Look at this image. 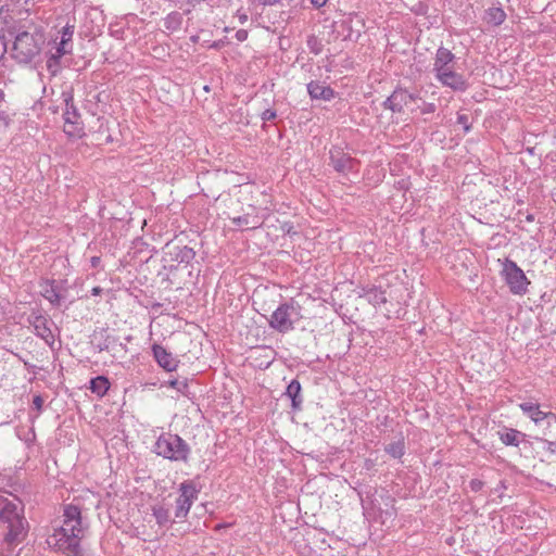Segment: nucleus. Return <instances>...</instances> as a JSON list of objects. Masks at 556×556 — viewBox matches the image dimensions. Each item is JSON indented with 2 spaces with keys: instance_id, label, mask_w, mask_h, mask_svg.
I'll return each instance as SVG.
<instances>
[{
  "instance_id": "1",
  "label": "nucleus",
  "mask_w": 556,
  "mask_h": 556,
  "mask_svg": "<svg viewBox=\"0 0 556 556\" xmlns=\"http://www.w3.org/2000/svg\"><path fill=\"white\" fill-rule=\"evenodd\" d=\"M29 529L24 502L17 496L0 493V531L3 545L8 549L16 547L26 540Z\"/></svg>"
},
{
  "instance_id": "2",
  "label": "nucleus",
  "mask_w": 556,
  "mask_h": 556,
  "mask_svg": "<svg viewBox=\"0 0 556 556\" xmlns=\"http://www.w3.org/2000/svg\"><path fill=\"white\" fill-rule=\"evenodd\" d=\"M86 529L81 508L74 504H67L63 508L62 526L54 529L48 543L66 556H87L80 546V540L84 538Z\"/></svg>"
},
{
  "instance_id": "3",
  "label": "nucleus",
  "mask_w": 556,
  "mask_h": 556,
  "mask_svg": "<svg viewBox=\"0 0 556 556\" xmlns=\"http://www.w3.org/2000/svg\"><path fill=\"white\" fill-rule=\"evenodd\" d=\"M152 452L170 462L188 463L191 448L180 435L162 432L153 444Z\"/></svg>"
},
{
  "instance_id": "4",
  "label": "nucleus",
  "mask_w": 556,
  "mask_h": 556,
  "mask_svg": "<svg viewBox=\"0 0 556 556\" xmlns=\"http://www.w3.org/2000/svg\"><path fill=\"white\" fill-rule=\"evenodd\" d=\"M43 43L45 38L41 31H22L15 37L11 56L18 64H30L39 56Z\"/></svg>"
},
{
  "instance_id": "5",
  "label": "nucleus",
  "mask_w": 556,
  "mask_h": 556,
  "mask_svg": "<svg viewBox=\"0 0 556 556\" xmlns=\"http://www.w3.org/2000/svg\"><path fill=\"white\" fill-rule=\"evenodd\" d=\"M301 305L290 299L278 305V307L271 313L267 319L268 326L279 333H287L295 328V324L299 323L302 316Z\"/></svg>"
},
{
  "instance_id": "6",
  "label": "nucleus",
  "mask_w": 556,
  "mask_h": 556,
  "mask_svg": "<svg viewBox=\"0 0 556 556\" xmlns=\"http://www.w3.org/2000/svg\"><path fill=\"white\" fill-rule=\"evenodd\" d=\"M162 252L164 268L167 267V264L170 271L177 269V265H190L197 255L194 249L185 244L184 240L179 237H175L174 240L167 241L162 248Z\"/></svg>"
},
{
  "instance_id": "7",
  "label": "nucleus",
  "mask_w": 556,
  "mask_h": 556,
  "mask_svg": "<svg viewBox=\"0 0 556 556\" xmlns=\"http://www.w3.org/2000/svg\"><path fill=\"white\" fill-rule=\"evenodd\" d=\"M61 98L65 105L63 112L64 118V131L68 136H78L80 137L84 132V124L81 121V115L78 112V109L74 104V91L73 88L67 90H63Z\"/></svg>"
},
{
  "instance_id": "8",
  "label": "nucleus",
  "mask_w": 556,
  "mask_h": 556,
  "mask_svg": "<svg viewBox=\"0 0 556 556\" xmlns=\"http://www.w3.org/2000/svg\"><path fill=\"white\" fill-rule=\"evenodd\" d=\"M179 496L175 501V520L184 522L187 520L189 511L198 498L200 490L197 489L192 481H184L179 484Z\"/></svg>"
},
{
  "instance_id": "9",
  "label": "nucleus",
  "mask_w": 556,
  "mask_h": 556,
  "mask_svg": "<svg viewBox=\"0 0 556 556\" xmlns=\"http://www.w3.org/2000/svg\"><path fill=\"white\" fill-rule=\"evenodd\" d=\"M502 275L511 293L523 294L527 292L530 281L516 262L506 258L503 263Z\"/></svg>"
},
{
  "instance_id": "10",
  "label": "nucleus",
  "mask_w": 556,
  "mask_h": 556,
  "mask_svg": "<svg viewBox=\"0 0 556 556\" xmlns=\"http://www.w3.org/2000/svg\"><path fill=\"white\" fill-rule=\"evenodd\" d=\"M361 162L352 157L344 148L332 146L329 150V165L339 174L357 173Z\"/></svg>"
},
{
  "instance_id": "11",
  "label": "nucleus",
  "mask_w": 556,
  "mask_h": 556,
  "mask_svg": "<svg viewBox=\"0 0 556 556\" xmlns=\"http://www.w3.org/2000/svg\"><path fill=\"white\" fill-rule=\"evenodd\" d=\"M66 280H54L48 278H41L39 281L41 295L50 302L53 306H60L62 300H64V292H66Z\"/></svg>"
},
{
  "instance_id": "12",
  "label": "nucleus",
  "mask_w": 556,
  "mask_h": 556,
  "mask_svg": "<svg viewBox=\"0 0 556 556\" xmlns=\"http://www.w3.org/2000/svg\"><path fill=\"white\" fill-rule=\"evenodd\" d=\"M417 94L408 92L402 87H396L393 92L383 101L382 106L393 113H401L410 101H415Z\"/></svg>"
},
{
  "instance_id": "13",
  "label": "nucleus",
  "mask_w": 556,
  "mask_h": 556,
  "mask_svg": "<svg viewBox=\"0 0 556 556\" xmlns=\"http://www.w3.org/2000/svg\"><path fill=\"white\" fill-rule=\"evenodd\" d=\"M29 324L34 327L36 336L40 337L47 344L54 343V334L50 328V319L38 311H34L28 316Z\"/></svg>"
},
{
  "instance_id": "14",
  "label": "nucleus",
  "mask_w": 556,
  "mask_h": 556,
  "mask_svg": "<svg viewBox=\"0 0 556 556\" xmlns=\"http://www.w3.org/2000/svg\"><path fill=\"white\" fill-rule=\"evenodd\" d=\"M435 79L444 87L451 88L453 91L464 92L468 89L469 84L463 74L457 73L454 68L434 75Z\"/></svg>"
},
{
  "instance_id": "15",
  "label": "nucleus",
  "mask_w": 556,
  "mask_h": 556,
  "mask_svg": "<svg viewBox=\"0 0 556 556\" xmlns=\"http://www.w3.org/2000/svg\"><path fill=\"white\" fill-rule=\"evenodd\" d=\"M340 28L344 40L356 42L359 39L364 28V22L357 15L349 16L341 21Z\"/></svg>"
},
{
  "instance_id": "16",
  "label": "nucleus",
  "mask_w": 556,
  "mask_h": 556,
  "mask_svg": "<svg viewBox=\"0 0 556 556\" xmlns=\"http://www.w3.org/2000/svg\"><path fill=\"white\" fill-rule=\"evenodd\" d=\"M152 354L157 365L168 372L176 370L180 363L170 352L157 343L152 345Z\"/></svg>"
},
{
  "instance_id": "17",
  "label": "nucleus",
  "mask_w": 556,
  "mask_h": 556,
  "mask_svg": "<svg viewBox=\"0 0 556 556\" xmlns=\"http://www.w3.org/2000/svg\"><path fill=\"white\" fill-rule=\"evenodd\" d=\"M455 59V54L452 53L451 50L444 47H440L435 52L433 62L432 71L434 75L440 74L441 72H445L450 68H454Z\"/></svg>"
},
{
  "instance_id": "18",
  "label": "nucleus",
  "mask_w": 556,
  "mask_h": 556,
  "mask_svg": "<svg viewBox=\"0 0 556 556\" xmlns=\"http://www.w3.org/2000/svg\"><path fill=\"white\" fill-rule=\"evenodd\" d=\"M307 92L312 100L330 101L336 97V91L330 86H326L319 80L308 83Z\"/></svg>"
},
{
  "instance_id": "19",
  "label": "nucleus",
  "mask_w": 556,
  "mask_h": 556,
  "mask_svg": "<svg viewBox=\"0 0 556 556\" xmlns=\"http://www.w3.org/2000/svg\"><path fill=\"white\" fill-rule=\"evenodd\" d=\"M151 511L160 528L169 529L176 522L175 518H170L169 507L163 502L153 504Z\"/></svg>"
},
{
  "instance_id": "20",
  "label": "nucleus",
  "mask_w": 556,
  "mask_h": 556,
  "mask_svg": "<svg viewBox=\"0 0 556 556\" xmlns=\"http://www.w3.org/2000/svg\"><path fill=\"white\" fill-rule=\"evenodd\" d=\"M501 442L506 446H519L526 442L527 434L513 428H504L497 432Z\"/></svg>"
},
{
  "instance_id": "21",
  "label": "nucleus",
  "mask_w": 556,
  "mask_h": 556,
  "mask_svg": "<svg viewBox=\"0 0 556 556\" xmlns=\"http://www.w3.org/2000/svg\"><path fill=\"white\" fill-rule=\"evenodd\" d=\"M302 387L298 379L291 380L288 384L285 395L291 400V407L298 412L302 409L303 397L301 394Z\"/></svg>"
},
{
  "instance_id": "22",
  "label": "nucleus",
  "mask_w": 556,
  "mask_h": 556,
  "mask_svg": "<svg viewBox=\"0 0 556 556\" xmlns=\"http://www.w3.org/2000/svg\"><path fill=\"white\" fill-rule=\"evenodd\" d=\"M519 408L528 418H530L535 425H542L544 421L545 412L541 410L540 404L531 401L522 402L519 405Z\"/></svg>"
},
{
  "instance_id": "23",
  "label": "nucleus",
  "mask_w": 556,
  "mask_h": 556,
  "mask_svg": "<svg viewBox=\"0 0 556 556\" xmlns=\"http://www.w3.org/2000/svg\"><path fill=\"white\" fill-rule=\"evenodd\" d=\"M506 20V13L501 7H492L485 10L484 21L492 26H500Z\"/></svg>"
},
{
  "instance_id": "24",
  "label": "nucleus",
  "mask_w": 556,
  "mask_h": 556,
  "mask_svg": "<svg viewBox=\"0 0 556 556\" xmlns=\"http://www.w3.org/2000/svg\"><path fill=\"white\" fill-rule=\"evenodd\" d=\"M110 381L109 378L105 376H97L90 380L89 389L92 393L97 394L98 396L102 397L106 394V392L110 389Z\"/></svg>"
},
{
  "instance_id": "25",
  "label": "nucleus",
  "mask_w": 556,
  "mask_h": 556,
  "mask_svg": "<svg viewBox=\"0 0 556 556\" xmlns=\"http://www.w3.org/2000/svg\"><path fill=\"white\" fill-rule=\"evenodd\" d=\"M182 21V14L177 11H173L164 17L163 26L166 30L175 33L180 29Z\"/></svg>"
},
{
  "instance_id": "26",
  "label": "nucleus",
  "mask_w": 556,
  "mask_h": 556,
  "mask_svg": "<svg viewBox=\"0 0 556 556\" xmlns=\"http://www.w3.org/2000/svg\"><path fill=\"white\" fill-rule=\"evenodd\" d=\"M384 452L393 458H401L405 454V441L404 437L397 441L391 442L384 446Z\"/></svg>"
},
{
  "instance_id": "27",
  "label": "nucleus",
  "mask_w": 556,
  "mask_h": 556,
  "mask_svg": "<svg viewBox=\"0 0 556 556\" xmlns=\"http://www.w3.org/2000/svg\"><path fill=\"white\" fill-rule=\"evenodd\" d=\"M370 290L369 295L366 298L369 304L380 306L387 303L386 291L381 287L374 286Z\"/></svg>"
},
{
  "instance_id": "28",
  "label": "nucleus",
  "mask_w": 556,
  "mask_h": 556,
  "mask_svg": "<svg viewBox=\"0 0 556 556\" xmlns=\"http://www.w3.org/2000/svg\"><path fill=\"white\" fill-rule=\"evenodd\" d=\"M75 26L66 24L60 31V42L73 48V35Z\"/></svg>"
},
{
  "instance_id": "29",
  "label": "nucleus",
  "mask_w": 556,
  "mask_h": 556,
  "mask_svg": "<svg viewBox=\"0 0 556 556\" xmlns=\"http://www.w3.org/2000/svg\"><path fill=\"white\" fill-rule=\"evenodd\" d=\"M60 61H61L60 59H58L56 56H53L52 54H50L47 58V61H46L47 70L52 76H55L60 73V71H61V62Z\"/></svg>"
},
{
  "instance_id": "30",
  "label": "nucleus",
  "mask_w": 556,
  "mask_h": 556,
  "mask_svg": "<svg viewBox=\"0 0 556 556\" xmlns=\"http://www.w3.org/2000/svg\"><path fill=\"white\" fill-rule=\"evenodd\" d=\"M306 45H307V48L309 49V51L312 53H314L315 55L320 54L323 51L321 41L314 35H311L307 37Z\"/></svg>"
},
{
  "instance_id": "31",
  "label": "nucleus",
  "mask_w": 556,
  "mask_h": 556,
  "mask_svg": "<svg viewBox=\"0 0 556 556\" xmlns=\"http://www.w3.org/2000/svg\"><path fill=\"white\" fill-rule=\"evenodd\" d=\"M169 388L177 390L179 393L186 395L188 392V381L187 379L178 380V379H169L167 382Z\"/></svg>"
},
{
  "instance_id": "32",
  "label": "nucleus",
  "mask_w": 556,
  "mask_h": 556,
  "mask_svg": "<svg viewBox=\"0 0 556 556\" xmlns=\"http://www.w3.org/2000/svg\"><path fill=\"white\" fill-rule=\"evenodd\" d=\"M73 51V48L65 46L64 43H61L60 41L56 43L55 51L51 52L53 56H56L61 60L63 55L71 54Z\"/></svg>"
},
{
  "instance_id": "33",
  "label": "nucleus",
  "mask_w": 556,
  "mask_h": 556,
  "mask_svg": "<svg viewBox=\"0 0 556 556\" xmlns=\"http://www.w3.org/2000/svg\"><path fill=\"white\" fill-rule=\"evenodd\" d=\"M277 117V112L274 109L267 108L261 113V118L264 123L271 122ZM263 128H265V124H263Z\"/></svg>"
},
{
  "instance_id": "34",
  "label": "nucleus",
  "mask_w": 556,
  "mask_h": 556,
  "mask_svg": "<svg viewBox=\"0 0 556 556\" xmlns=\"http://www.w3.org/2000/svg\"><path fill=\"white\" fill-rule=\"evenodd\" d=\"M118 341L117 338L115 337H111V336H106L105 339L103 340V342L99 343L97 345L98 350L100 352L102 351H108L110 349V346L114 343H116Z\"/></svg>"
},
{
  "instance_id": "35",
  "label": "nucleus",
  "mask_w": 556,
  "mask_h": 556,
  "mask_svg": "<svg viewBox=\"0 0 556 556\" xmlns=\"http://www.w3.org/2000/svg\"><path fill=\"white\" fill-rule=\"evenodd\" d=\"M43 407V397L40 394H36L33 399V409H35L37 413L35 415V418L39 417V415L42 412Z\"/></svg>"
},
{
  "instance_id": "36",
  "label": "nucleus",
  "mask_w": 556,
  "mask_h": 556,
  "mask_svg": "<svg viewBox=\"0 0 556 556\" xmlns=\"http://www.w3.org/2000/svg\"><path fill=\"white\" fill-rule=\"evenodd\" d=\"M457 124L462 125L465 132H468L471 129V125L469 123V116L467 114H457Z\"/></svg>"
},
{
  "instance_id": "37",
  "label": "nucleus",
  "mask_w": 556,
  "mask_h": 556,
  "mask_svg": "<svg viewBox=\"0 0 556 556\" xmlns=\"http://www.w3.org/2000/svg\"><path fill=\"white\" fill-rule=\"evenodd\" d=\"M231 223H232V225H235L237 227L249 226V224H250V216L249 215H242V216L233 217L231 219Z\"/></svg>"
},
{
  "instance_id": "38",
  "label": "nucleus",
  "mask_w": 556,
  "mask_h": 556,
  "mask_svg": "<svg viewBox=\"0 0 556 556\" xmlns=\"http://www.w3.org/2000/svg\"><path fill=\"white\" fill-rule=\"evenodd\" d=\"M469 486L472 492L477 493L483 489L484 482L480 479H471Z\"/></svg>"
},
{
  "instance_id": "39",
  "label": "nucleus",
  "mask_w": 556,
  "mask_h": 556,
  "mask_svg": "<svg viewBox=\"0 0 556 556\" xmlns=\"http://www.w3.org/2000/svg\"><path fill=\"white\" fill-rule=\"evenodd\" d=\"M280 229L286 235H296L294 226L291 222H285L281 224Z\"/></svg>"
},
{
  "instance_id": "40",
  "label": "nucleus",
  "mask_w": 556,
  "mask_h": 556,
  "mask_svg": "<svg viewBox=\"0 0 556 556\" xmlns=\"http://www.w3.org/2000/svg\"><path fill=\"white\" fill-rule=\"evenodd\" d=\"M375 285H366L358 287V296L359 298H367L369 295L370 289L374 288Z\"/></svg>"
},
{
  "instance_id": "41",
  "label": "nucleus",
  "mask_w": 556,
  "mask_h": 556,
  "mask_svg": "<svg viewBox=\"0 0 556 556\" xmlns=\"http://www.w3.org/2000/svg\"><path fill=\"white\" fill-rule=\"evenodd\" d=\"M437 106L434 103H424V105L420 108L421 114H431L435 112Z\"/></svg>"
},
{
  "instance_id": "42",
  "label": "nucleus",
  "mask_w": 556,
  "mask_h": 556,
  "mask_svg": "<svg viewBox=\"0 0 556 556\" xmlns=\"http://www.w3.org/2000/svg\"><path fill=\"white\" fill-rule=\"evenodd\" d=\"M543 417L544 421H546L547 427H551L553 424L556 422V414L553 412H545Z\"/></svg>"
},
{
  "instance_id": "43",
  "label": "nucleus",
  "mask_w": 556,
  "mask_h": 556,
  "mask_svg": "<svg viewBox=\"0 0 556 556\" xmlns=\"http://www.w3.org/2000/svg\"><path fill=\"white\" fill-rule=\"evenodd\" d=\"M249 33L245 29H239L236 31V39L240 42H243L248 39Z\"/></svg>"
},
{
  "instance_id": "44",
  "label": "nucleus",
  "mask_w": 556,
  "mask_h": 556,
  "mask_svg": "<svg viewBox=\"0 0 556 556\" xmlns=\"http://www.w3.org/2000/svg\"><path fill=\"white\" fill-rule=\"evenodd\" d=\"M7 52V40L3 35H0V61L3 59Z\"/></svg>"
},
{
  "instance_id": "45",
  "label": "nucleus",
  "mask_w": 556,
  "mask_h": 556,
  "mask_svg": "<svg viewBox=\"0 0 556 556\" xmlns=\"http://www.w3.org/2000/svg\"><path fill=\"white\" fill-rule=\"evenodd\" d=\"M540 441H542L546 445V451L547 452H549L552 454L556 453V443L555 442L547 441V440H544V439H540Z\"/></svg>"
},
{
  "instance_id": "46",
  "label": "nucleus",
  "mask_w": 556,
  "mask_h": 556,
  "mask_svg": "<svg viewBox=\"0 0 556 556\" xmlns=\"http://www.w3.org/2000/svg\"><path fill=\"white\" fill-rule=\"evenodd\" d=\"M236 16L238 17L240 24H245L248 22V14L245 12H242L241 10H238L236 12Z\"/></svg>"
},
{
  "instance_id": "47",
  "label": "nucleus",
  "mask_w": 556,
  "mask_h": 556,
  "mask_svg": "<svg viewBox=\"0 0 556 556\" xmlns=\"http://www.w3.org/2000/svg\"><path fill=\"white\" fill-rule=\"evenodd\" d=\"M280 0H257V2L263 7H271L279 2Z\"/></svg>"
},
{
  "instance_id": "48",
  "label": "nucleus",
  "mask_w": 556,
  "mask_h": 556,
  "mask_svg": "<svg viewBox=\"0 0 556 556\" xmlns=\"http://www.w3.org/2000/svg\"><path fill=\"white\" fill-rule=\"evenodd\" d=\"M328 0H311V3L315 7V8H321L324 7L326 3H327Z\"/></svg>"
},
{
  "instance_id": "49",
  "label": "nucleus",
  "mask_w": 556,
  "mask_h": 556,
  "mask_svg": "<svg viewBox=\"0 0 556 556\" xmlns=\"http://www.w3.org/2000/svg\"><path fill=\"white\" fill-rule=\"evenodd\" d=\"M101 262V258L99 256H92L90 258V264L93 268L98 267Z\"/></svg>"
},
{
  "instance_id": "50",
  "label": "nucleus",
  "mask_w": 556,
  "mask_h": 556,
  "mask_svg": "<svg viewBox=\"0 0 556 556\" xmlns=\"http://www.w3.org/2000/svg\"><path fill=\"white\" fill-rule=\"evenodd\" d=\"M102 292H103V289H102L101 287H99V286L93 287V288L91 289V295H93V296H98V295H100Z\"/></svg>"
},
{
  "instance_id": "51",
  "label": "nucleus",
  "mask_w": 556,
  "mask_h": 556,
  "mask_svg": "<svg viewBox=\"0 0 556 556\" xmlns=\"http://www.w3.org/2000/svg\"><path fill=\"white\" fill-rule=\"evenodd\" d=\"M526 220L529 222V223L533 222L534 220V215L533 214H528L526 216Z\"/></svg>"
},
{
  "instance_id": "52",
  "label": "nucleus",
  "mask_w": 556,
  "mask_h": 556,
  "mask_svg": "<svg viewBox=\"0 0 556 556\" xmlns=\"http://www.w3.org/2000/svg\"><path fill=\"white\" fill-rule=\"evenodd\" d=\"M372 465L374 464H372V462L370 459H366L365 460V466H366L367 469H369Z\"/></svg>"
},
{
  "instance_id": "53",
  "label": "nucleus",
  "mask_w": 556,
  "mask_h": 556,
  "mask_svg": "<svg viewBox=\"0 0 556 556\" xmlns=\"http://www.w3.org/2000/svg\"><path fill=\"white\" fill-rule=\"evenodd\" d=\"M4 99V92L2 89H0V101H2Z\"/></svg>"
},
{
  "instance_id": "54",
  "label": "nucleus",
  "mask_w": 556,
  "mask_h": 556,
  "mask_svg": "<svg viewBox=\"0 0 556 556\" xmlns=\"http://www.w3.org/2000/svg\"><path fill=\"white\" fill-rule=\"evenodd\" d=\"M24 364H25V366H26L27 368H34V367H35L34 365H30V364H29V363H27V362H24Z\"/></svg>"
},
{
  "instance_id": "55",
  "label": "nucleus",
  "mask_w": 556,
  "mask_h": 556,
  "mask_svg": "<svg viewBox=\"0 0 556 556\" xmlns=\"http://www.w3.org/2000/svg\"><path fill=\"white\" fill-rule=\"evenodd\" d=\"M527 151L530 153V154H533L534 153V148H528Z\"/></svg>"
},
{
  "instance_id": "56",
  "label": "nucleus",
  "mask_w": 556,
  "mask_h": 556,
  "mask_svg": "<svg viewBox=\"0 0 556 556\" xmlns=\"http://www.w3.org/2000/svg\"><path fill=\"white\" fill-rule=\"evenodd\" d=\"M388 500H390V502H394V498L391 496H388Z\"/></svg>"
}]
</instances>
